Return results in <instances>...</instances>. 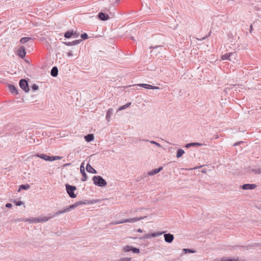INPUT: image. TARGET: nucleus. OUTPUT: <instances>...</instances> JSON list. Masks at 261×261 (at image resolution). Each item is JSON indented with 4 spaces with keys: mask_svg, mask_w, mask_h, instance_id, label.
<instances>
[{
    "mask_svg": "<svg viewBox=\"0 0 261 261\" xmlns=\"http://www.w3.org/2000/svg\"><path fill=\"white\" fill-rule=\"evenodd\" d=\"M83 203H86L85 202H78L75 203L73 204L70 205L69 206L64 208L62 210H60L56 212L53 215L51 216H54V217L59 216L60 214L67 213L70 211L71 210L74 209L76 206L80 204H82Z\"/></svg>",
    "mask_w": 261,
    "mask_h": 261,
    "instance_id": "1",
    "label": "nucleus"
},
{
    "mask_svg": "<svg viewBox=\"0 0 261 261\" xmlns=\"http://www.w3.org/2000/svg\"><path fill=\"white\" fill-rule=\"evenodd\" d=\"M145 218H146V216L135 217V218H133L123 219L122 220L114 221L111 223V225H116V224H122V223H134L138 221L142 220Z\"/></svg>",
    "mask_w": 261,
    "mask_h": 261,
    "instance_id": "2",
    "label": "nucleus"
},
{
    "mask_svg": "<svg viewBox=\"0 0 261 261\" xmlns=\"http://www.w3.org/2000/svg\"><path fill=\"white\" fill-rule=\"evenodd\" d=\"M94 184L98 187H102L107 185L106 181L100 176H94L93 177Z\"/></svg>",
    "mask_w": 261,
    "mask_h": 261,
    "instance_id": "3",
    "label": "nucleus"
},
{
    "mask_svg": "<svg viewBox=\"0 0 261 261\" xmlns=\"http://www.w3.org/2000/svg\"><path fill=\"white\" fill-rule=\"evenodd\" d=\"M35 156L40 158L46 161H53L57 160H61L62 159V156H50L45 154H37Z\"/></svg>",
    "mask_w": 261,
    "mask_h": 261,
    "instance_id": "4",
    "label": "nucleus"
},
{
    "mask_svg": "<svg viewBox=\"0 0 261 261\" xmlns=\"http://www.w3.org/2000/svg\"><path fill=\"white\" fill-rule=\"evenodd\" d=\"M237 55L235 53H230L226 54L221 57V60H228L230 61H234L237 59Z\"/></svg>",
    "mask_w": 261,
    "mask_h": 261,
    "instance_id": "5",
    "label": "nucleus"
},
{
    "mask_svg": "<svg viewBox=\"0 0 261 261\" xmlns=\"http://www.w3.org/2000/svg\"><path fill=\"white\" fill-rule=\"evenodd\" d=\"M66 189L67 193L71 198H73L76 197V195L74 193V191L76 190L75 187L69 185H66Z\"/></svg>",
    "mask_w": 261,
    "mask_h": 261,
    "instance_id": "6",
    "label": "nucleus"
},
{
    "mask_svg": "<svg viewBox=\"0 0 261 261\" xmlns=\"http://www.w3.org/2000/svg\"><path fill=\"white\" fill-rule=\"evenodd\" d=\"M122 250L125 252H128L130 251H132L134 253H139L140 252V250L138 248H134L129 245L124 246L122 248Z\"/></svg>",
    "mask_w": 261,
    "mask_h": 261,
    "instance_id": "7",
    "label": "nucleus"
},
{
    "mask_svg": "<svg viewBox=\"0 0 261 261\" xmlns=\"http://www.w3.org/2000/svg\"><path fill=\"white\" fill-rule=\"evenodd\" d=\"M19 86L20 88L25 92H28L30 89L28 87V84L25 80L22 79L19 81Z\"/></svg>",
    "mask_w": 261,
    "mask_h": 261,
    "instance_id": "8",
    "label": "nucleus"
},
{
    "mask_svg": "<svg viewBox=\"0 0 261 261\" xmlns=\"http://www.w3.org/2000/svg\"><path fill=\"white\" fill-rule=\"evenodd\" d=\"M164 233V232H157L152 233L151 234H145L143 237H142L141 239H150L151 237H157L161 236Z\"/></svg>",
    "mask_w": 261,
    "mask_h": 261,
    "instance_id": "9",
    "label": "nucleus"
},
{
    "mask_svg": "<svg viewBox=\"0 0 261 261\" xmlns=\"http://www.w3.org/2000/svg\"><path fill=\"white\" fill-rule=\"evenodd\" d=\"M84 163H82L81 166H80V171L81 174L83 175V177L81 178V180L83 181H85L87 179V176L86 175V173L85 172V168L84 166Z\"/></svg>",
    "mask_w": 261,
    "mask_h": 261,
    "instance_id": "10",
    "label": "nucleus"
},
{
    "mask_svg": "<svg viewBox=\"0 0 261 261\" xmlns=\"http://www.w3.org/2000/svg\"><path fill=\"white\" fill-rule=\"evenodd\" d=\"M18 222L20 221H24V222H28L30 223H37V218H28V219H18Z\"/></svg>",
    "mask_w": 261,
    "mask_h": 261,
    "instance_id": "11",
    "label": "nucleus"
},
{
    "mask_svg": "<svg viewBox=\"0 0 261 261\" xmlns=\"http://www.w3.org/2000/svg\"><path fill=\"white\" fill-rule=\"evenodd\" d=\"M26 53L24 46H21L17 51V55L21 58H24Z\"/></svg>",
    "mask_w": 261,
    "mask_h": 261,
    "instance_id": "12",
    "label": "nucleus"
},
{
    "mask_svg": "<svg viewBox=\"0 0 261 261\" xmlns=\"http://www.w3.org/2000/svg\"><path fill=\"white\" fill-rule=\"evenodd\" d=\"M150 48H153V50L151 51L150 53L151 54H155L156 55H157L158 54H160L161 52V50H162V46H155L154 47L150 46Z\"/></svg>",
    "mask_w": 261,
    "mask_h": 261,
    "instance_id": "13",
    "label": "nucleus"
},
{
    "mask_svg": "<svg viewBox=\"0 0 261 261\" xmlns=\"http://www.w3.org/2000/svg\"><path fill=\"white\" fill-rule=\"evenodd\" d=\"M138 86L142 87L144 88L150 89H159V87L153 86L150 85L146 84H138Z\"/></svg>",
    "mask_w": 261,
    "mask_h": 261,
    "instance_id": "14",
    "label": "nucleus"
},
{
    "mask_svg": "<svg viewBox=\"0 0 261 261\" xmlns=\"http://www.w3.org/2000/svg\"><path fill=\"white\" fill-rule=\"evenodd\" d=\"M165 241L167 243H171L174 239V236L170 233L164 234Z\"/></svg>",
    "mask_w": 261,
    "mask_h": 261,
    "instance_id": "15",
    "label": "nucleus"
},
{
    "mask_svg": "<svg viewBox=\"0 0 261 261\" xmlns=\"http://www.w3.org/2000/svg\"><path fill=\"white\" fill-rule=\"evenodd\" d=\"M256 187V185L254 184H245L242 187L243 190H253Z\"/></svg>",
    "mask_w": 261,
    "mask_h": 261,
    "instance_id": "16",
    "label": "nucleus"
},
{
    "mask_svg": "<svg viewBox=\"0 0 261 261\" xmlns=\"http://www.w3.org/2000/svg\"><path fill=\"white\" fill-rule=\"evenodd\" d=\"M53 218H54V216L40 217L37 218V222L38 223L45 222Z\"/></svg>",
    "mask_w": 261,
    "mask_h": 261,
    "instance_id": "17",
    "label": "nucleus"
},
{
    "mask_svg": "<svg viewBox=\"0 0 261 261\" xmlns=\"http://www.w3.org/2000/svg\"><path fill=\"white\" fill-rule=\"evenodd\" d=\"M113 114V109L112 108H110L107 113L106 114V120L108 122H109L110 121L111 117H112V115Z\"/></svg>",
    "mask_w": 261,
    "mask_h": 261,
    "instance_id": "18",
    "label": "nucleus"
},
{
    "mask_svg": "<svg viewBox=\"0 0 261 261\" xmlns=\"http://www.w3.org/2000/svg\"><path fill=\"white\" fill-rule=\"evenodd\" d=\"M98 17L99 19L101 20H107L109 18V15L105 14L102 12H100L99 13Z\"/></svg>",
    "mask_w": 261,
    "mask_h": 261,
    "instance_id": "19",
    "label": "nucleus"
},
{
    "mask_svg": "<svg viewBox=\"0 0 261 261\" xmlns=\"http://www.w3.org/2000/svg\"><path fill=\"white\" fill-rule=\"evenodd\" d=\"M163 169V167H160L158 169H155L148 173V175L152 176L160 172Z\"/></svg>",
    "mask_w": 261,
    "mask_h": 261,
    "instance_id": "20",
    "label": "nucleus"
},
{
    "mask_svg": "<svg viewBox=\"0 0 261 261\" xmlns=\"http://www.w3.org/2000/svg\"><path fill=\"white\" fill-rule=\"evenodd\" d=\"M86 169L87 172L95 174L97 173L96 171L89 164L87 165Z\"/></svg>",
    "mask_w": 261,
    "mask_h": 261,
    "instance_id": "21",
    "label": "nucleus"
},
{
    "mask_svg": "<svg viewBox=\"0 0 261 261\" xmlns=\"http://www.w3.org/2000/svg\"><path fill=\"white\" fill-rule=\"evenodd\" d=\"M58 69L56 66H54L51 70L50 74L54 77H56L58 75Z\"/></svg>",
    "mask_w": 261,
    "mask_h": 261,
    "instance_id": "22",
    "label": "nucleus"
},
{
    "mask_svg": "<svg viewBox=\"0 0 261 261\" xmlns=\"http://www.w3.org/2000/svg\"><path fill=\"white\" fill-rule=\"evenodd\" d=\"M94 139V137L93 134H88L85 137V140L88 142L93 141Z\"/></svg>",
    "mask_w": 261,
    "mask_h": 261,
    "instance_id": "23",
    "label": "nucleus"
},
{
    "mask_svg": "<svg viewBox=\"0 0 261 261\" xmlns=\"http://www.w3.org/2000/svg\"><path fill=\"white\" fill-rule=\"evenodd\" d=\"M81 40H77L72 42H65V44L67 46L74 45L80 43Z\"/></svg>",
    "mask_w": 261,
    "mask_h": 261,
    "instance_id": "24",
    "label": "nucleus"
},
{
    "mask_svg": "<svg viewBox=\"0 0 261 261\" xmlns=\"http://www.w3.org/2000/svg\"><path fill=\"white\" fill-rule=\"evenodd\" d=\"M201 145H202V144L200 143H191L187 144L186 145V147L188 148H190V147H193V146L199 147V146H201Z\"/></svg>",
    "mask_w": 261,
    "mask_h": 261,
    "instance_id": "25",
    "label": "nucleus"
},
{
    "mask_svg": "<svg viewBox=\"0 0 261 261\" xmlns=\"http://www.w3.org/2000/svg\"><path fill=\"white\" fill-rule=\"evenodd\" d=\"M8 88L11 92L13 93L18 94L16 89L15 86L12 85H8Z\"/></svg>",
    "mask_w": 261,
    "mask_h": 261,
    "instance_id": "26",
    "label": "nucleus"
},
{
    "mask_svg": "<svg viewBox=\"0 0 261 261\" xmlns=\"http://www.w3.org/2000/svg\"><path fill=\"white\" fill-rule=\"evenodd\" d=\"M30 188V186L28 184L26 185H22L20 186L19 189L18 191V192H20L21 190H28Z\"/></svg>",
    "mask_w": 261,
    "mask_h": 261,
    "instance_id": "27",
    "label": "nucleus"
},
{
    "mask_svg": "<svg viewBox=\"0 0 261 261\" xmlns=\"http://www.w3.org/2000/svg\"><path fill=\"white\" fill-rule=\"evenodd\" d=\"M184 153H185V151L183 149H178V150L177 151L176 157L177 158H180L184 154Z\"/></svg>",
    "mask_w": 261,
    "mask_h": 261,
    "instance_id": "28",
    "label": "nucleus"
},
{
    "mask_svg": "<svg viewBox=\"0 0 261 261\" xmlns=\"http://www.w3.org/2000/svg\"><path fill=\"white\" fill-rule=\"evenodd\" d=\"M74 35L73 31H67L64 34V37L67 38H70L72 36Z\"/></svg>",
    "mask_w": 261,
    "mask_h": 261,
    "instance_id": "29",
    "label": "nucleus"
},
{
    "mask_svg": "<svg viewBox=\"0 0 261 261\" xmlns=\"http://www.w3.org/2000/svg\"><path fill=\"white\" fill-rule=\"evenodd\" d=\"M31 38L30 37H23L20 39V42L22 44H24L28 41H29L30 40H31Z\"/></svg>",
    "mask_w": 261,
    "mask_h": 261,
    "instance_id": "30",
    "label": "nucleus"
},
{
    "mask_svg": "<svg viewBox=\"0 0 261 261\" xmlns=\"http://www.w3.org/2000/svg\"><path fill=\"white\" fill-rule=\"evenodd\" d=\"M130 105H131V102L127 103L125 105L119 107V108L118 109V111H121V110H124V109L127 108V107H129Z\"/></svg>",
    "mask_w": 261,
    "mask_h": 261,
    "instance_id": "31",
    "label": "nucleus"
},
{
    "mask_svg": "<svg viewBox=\"0 0 261 261\" xmlns=\"http://www.w3.org/2000/svg\"><path fill=\"white\" fill-rule=\"evenodd\" d=\"M182 251L184 253H195V251L193 250H191L190 249H184L182 250Z\"/></svg>",
    "mask_w": 261,
    "mask_h": 261,
    "instance_id": "32",
    "label": "nucleus"
},
{
    "mask_svg": "<svg viewBox=\"0 0 261 261\" xmlns=\"http://www.w3.org/2000/svg\"><path fill=\"white\" fill-rule=\"evenodd\" d=\"M238 259L237 258H223L221 259V261H238Z\"/></svg>",
    "mask_w": 261,
    "mask_h": 261,
    "instance_id": "33",
    "label": "nucleus"
},
{
    "mask_svg": "<svg viewBox=\"0 0 261 261\" xmlns=\"http://www.w3.org/2000/svg\"><path fill=\"white\" fill-rule=\"evenodd\" d=\"M149 142L151 143V144H154V145H156V146L159 147H161L162 146L158 143L154 141H150Z\"/></svg>",
    "mask_w": 261,
    "mask_h": 261,
    "instance_id": "34",
    "label": "nucleus"
},
{
    "mask_svg": "<svg viewBox=\"0 0 261 261\" xmlns=\"http://www.w3.org/2000/svg\"><path fill=\"white\" fill-rule=\"evenodd\" d=\"M131 259L130 257H124L120 259L119 261H131Z\"/></svg>",
    "mask_w": 261,
    "mask_h": 261,
    "instance_id": "35",
    "label": "nucleus"
},
{
    "mask_svg": "<svg viewBox=\"0 0 261 261\" xmlns=\"http://www.w3.org/2000/svg\"><path fill=\"white\" fill-rule=\"evenodd\" d=\"M83 39H86L88 38V35L86 33L82 34L81 36Z\"/></svg>",
    "mask_w": 261,
    "mask_h": 261,
    "instance_id": "36",
    "label": "nucleus"
},
{
    "mask_svg": "<svg viewBox=\"0 0 261 261\" xmlns=\"http://www.w3.org/2000/svg\"><path fill=\"white\" fill-rule=\"evenodd\" d=\"M14 202L15 203V204L17 206H20V205H23L24 204V202L22 201H18V202L15 201Z\"/></svg>",
    "mask_w": 261,
    "mask_h": 261,
    "instance_id": "37",
    "label": "nucleus"
},
{
    "mask_svg": "<svg viewBox=\"0 0 261 261\" xmlns=\"http://www.w3.org/2000/svg\"><path fill=\"white\" fill-rule=\"evenodd\" d=\"M32 89L34 91H36L38 89V86L35 84H34L32 86Z\"/></svg>",
    "mask_w": 261,
    "mask_h": 261,
    "instance_id": "38",
    "label": "nucleus"
},
{
    "mask_svg": "<svg viewBox=\"0 0 261 261\" xmlns=\"http://www.w3.org/2000/svg\"><path fill=\"white\" fill-rule=\"evenodd\" d=\"M253 171L255 173L260 174V173H261V169H257L253 170Z\"/></svg>",
    "mask_w": 261,
    "mask_h": 261,
    "instance_id": "39",
    "label": "nucleus"
},
{
    "mask_svg": "<svg viewBox=\"0 0 261 261\" xmlns=\"http://www.w3.org/2000/svg\"><path fill=\"white\" fill-rule=\"evenodd\" d=\"M5 206L7 208H11L12 206V205L11 203H8L6 204Z\"/></svg>",
    "mask_w": 261,
    "mask_h": 261,
    "instance_id": "40",
    "label": "nucleus"
},
{
    "mask_svg": "<svg viewBox=\"0 0 261 261\" xmlns=\"http://www.w3.org/2000/svg\"><path fill=\"white\" fill-rule=\"evenodd\" d=\"M67 54L68 57H71L73 55L72 51H69Z\"/></svg>",
    "mask_w": 261,
    "mask_h": 261,
    "instance_id": "41",
    "label": "nucleus"
},
{
    "mask_svg": "<svg viewBox=\"0 0 261 261\" xmlns=\"http://www.w3.org/2000/svg\"><path fill=\"white\" fill-rule=\"evenodd\" d=\"M137 232H142V230L141 229V228H138L137 230Z\"/></svg>",
    "mask_w": 261,
    "mask_h": 261,
    "instance_id": "42",
    "label": "nucleus"
},
{
    "mask_svg": "<svg viewBox=\"0 0 261 261\" xmlns=\"http://www.w3.org/2000/svg\"><path fill=\"white\" fill-rule=\"evenodd\" d=\"M242 142H238V143H236L234 144L233 146H236L239 144H240Z\"/></svg>",
    "mask_w": 261,
    "mask_h": 261,
    "instance_id": "43",
    "label": "nucleus"
},
{
    "mask_svg": "<svg viewBox=\"0 0 261 261\" xmlns=\"http://www.w3.org/2000/svg\"><path fill=\"white\" fill-rule=\"evenodd\" d=\"M250 32L251 33L252 31V25H250Z\"/></svg>",
    "mask_w": 261,
    "mask_h": 261,
    "instance_id": "44",
    "label": "nucleus"
},
{
    "mask_svg": "<svg viewBox=\"0 0 261 261\" xmlns=\"http://www.w3.org/2000/svg\"><path fill=\"white\" fill-rule=\"evenodd\" d=\"M73 34H74V35H73L74 36H75V37H76L79 34H76V33L75 32V33H73Z\"/></svg>",
    "mask_w": 261,
    "mask_h": 261,
    "instance_id": "45",
    "label": "nucleus"
},
{
    "mask_svg": "<svg viewBox=\"0 0 261 261\" xmlns=\"http://www.w3.org/2000/svg\"><path fill=\"white\" fill-rule=\"evenodd\" d=\"M131 39H132L133 40H134V37H131Z\"/></svg>",
    "mask_w": 261,
    "mask_h": 261,
    "instance_id": "46",
    "label": "nucleus"
},
{
    "mask_svg": "<svg viewBox=\"0 0 261 261\" xmlns=\"http://www.w3.org/2000/svg\"><path fill=\"white\" fill-rule=\"evenodd\" d=\"M216 139L218 138V136H216Z\"/></svg>",
    "mask_w": 261,
    "mask_h": 261,
    "instance_id": "47",
    "label": "nucleus"
}]
</instances>
